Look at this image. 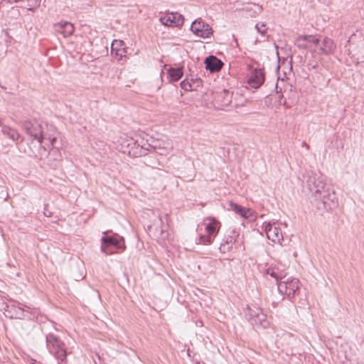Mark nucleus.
I'll list each match as a JSON object with an SVG mask.
<instances>
[{
  "label": "nucleus",
  "mask_w": 364,
  "mask_h": 364,
  "mask_svg": "<svg viewBox=\"0 0 364 364\" xmlns=\"http://www.w3.org/2000/svg\"><path fill=\"white\" fill-rule=\"evenodd\" d=\"M232 92L228 90H223L217 94L215 100L220 106L221 109H226L232 102Z\"/></svg>",
  "instance_id": "ddd939ff"
},
{
  "label": "nucleus",
  "mask_w": 364,
  "mask_h": 364,
  "mask_svg": "<svg viewBox=\"0 0 364 364\" xmlns=\"http://www.w3.org/2000/svg\"><path fill=\"white\" fill-rule=\"evenodd\" d=\"M113 247L110 245H107L106 243H103L102 242L101 245V251L106 255H112L115 252V251L112 249Z\"/></svg>",
  "instance_id": "a878e982"
},
{
  "label": "nucleus",
  "mask_w": 364,
  "mask_h": 364,
  "mask_svg": "<svg viewBox=\"0 0 364 364\" xmlns=\"http://www.w3.org/2000/svg\"><path fill=\"white\" fill-rule=\"evenodd\" d=\"M32 364H36V363H33Z\"/></svg>",
  "instance_id": "473e14b6"
},
{
  "label": "nucleus",
  "mask_w": 364,
  "mask_h": 364,
  "mask_svg": "<svg viewBox=\"0 0 364 364\" xmlns=\"http://www.w3.org/2000/svg\"><path fill=\"white\" fill-rule=\"evenodd\" d=\"M230 207L237 214L246 219H251L252 218V211L249 208H243L233 202L230 203Z\"/></svg>",
  "instance_id": "aec40b11"
},
{
  "label": "nucleus",
  "mask_w": 364,
  "mask_h": 364,
  "mask_svg": "<svg viewBox=\"0 0 364 364\" xmlns=\"http://www.w3.org/2000/svg\"><path fill=\"white\" fill-rule=\"evenodd\" d=\"M255 28L262 36H264L266 35V25L264 23H257Z\"/></svg>",
  "instance_id": "cd10ccee"
},
{
  "label": "nucleus",
  "mask_w": 364,
  "mask_h": 364,
  "mask_svg": "<svg viewBox=\"0 0 364 364\" xmlns=\"http://www.w3.org/2000/svg\"><path fill=\"white\" fill-rule=\"evenodd\" d=\"M6 316L11 318H28L33 319L36 317V312H31L29 311L30 308L25 306L24 307L16 306L15 305H10L7 306Z\"/></svg>",
  "instance_id": "6e6552de"
},
{
  "label": "nucleus",
  "mask_w": 364,
  "mask_h": 364,
  "mask_svg": "<svg viewBox=\"0 0 364 364\" xmlns=\"http://www.w3.org/2000/svg\"><path fill=\"white\" fill-rule=\"evenodd\" d=\"M23 129L33 139L36 140L40 144L43 143V139H47L49 125L38 121H26L23 125Z\"/></svg>",
  "instance_id": "7ed1b4c3"
},
{
  "label": "nucleus",
  "mask_w": 364,
  "mask_h": 364,
  "mask_svg": "<svg viewBox=\"0 0 364 364\" xmlns=\"http://www.w3.org/2000/svg\"><path fill=\"white\" fill-rule=\"evenodd\" d=\"M301 146L303 147H305L306 149H309V146L306 144V142L305 141H303L302 144H301Z\"/></svg>",
  "instance_id": "c756f323"
},
{
  "label": "nucleus",
  "mask_w": 364,
  "mask_h": 364,
  "mask_svg": "<svg viewBox=\"0 0 364 364\" xmlns=\"http://www.w3.org/2000/svg\"><path fill=\"white\" fill-rule=\"evenodd\" d=\"M206 235H200L198 243L210 245L217 236L220 228V223L212 217L206 218L203 221Z\"/></svg>",
  "instance_id": "20e7f679"
},
{
  "label": "nucleus",
  "mask_w": 364,
  "mask_h": 364,
  "mask_svg": "<svg viewBox=\"0 0 364 364\" xmlns=\"http://www.w3.org/2000/svg\"><path fill=\"white\" fill-rule=\"evenodd\" d=\"M1 133L11 139L13 141H15L19 138V134L16 129L4 125L1 128Z\"/></svg>",
  "instance_id": "b1692460"
},
{
  "label": "nucleus",
  "mask_w": 364,
  "mask_h": 364,
  "mask_svg": "<svg viewBox=\"0 0 364 364\" xmlns=\"http://www.w3.org/2000/svg\"><path fill=\"white\" fill-rule=\"evenodd\" d=\"M55 30L67 38L73 33L74 26L70 22L61 21L55 25Z\"/></svg>",
  "instance_id": "2eb2a0df"
},
{
  "label": "nucleus",
  "mask_w": 364,
  "mask_h": 364,
  "mask_svg": "<svg viewBox=\"0 0 364 364\" xmlns=\"http://www.w3.org/2000/svg\"><path fill=\"white\" fill-rule=\"evenodd\" d=\"M306 184L311 193V201L319 210H331L338 205L333 190L326 185L321 172L306 171Z\"/></svg>",
  "instance_id": "f257e3e1"
},
{
  "label": "nucleus",
  "mask_w": 364,
  "mask_h": 364,
  "mask_svg": "<svg viewBox=\"0 0 364 364\" xmlns=\"http://www.w3.org/2000/svg\"><path fill=\"white\" fill-rule=\"evenodd\" d=\"M264 82V72L261 68L254 69L247 79V84L254 89L259 88Z\"/></svg>",
  "instance_id": "f8f14e48"
},
{
  "label": "nucleus",
  "mask_w": 364,
  "mask_h": 364,
  "mask_svg": "<svg viewBox=\"0 0 364 364\" xmlns=\"http://www.w3.org/2000/svg\"><path fill=\"white\" fill-rule=\"evenodd\" d=\"M111 53L114 55L118 60H120L123 57L126 56V49L124 48V43L121 40H114L111 45Z\"/></svg>",
  "instance_id": "4468645a"
},
{
  "label": "nucleus",
  "mask_w": 364,
  "mask_h": 364,
  "mask_svg": "<svg viewBox=\"0 0 364 364\" xmlns=\"http://www.w3.org/2000/svg\"><path fill=\"white\" fill-rule=\"evenodd\" d=\"M277 289L282 295V300L284 296L288 299H292L299 289V280L296 278L285 277L283 280L278 282Z\"/></svg>",
  "instance_id": "423d86ee"
},
{
  "label": "nucleus",
  "mask_w": 364,
  "mask_h": 364,
  "mask_svg": "<svg viewBox=\"0 0 364 364\" xmlns=\"http://www.w3.org/2000/svg\"><path fill=\"white\" fill-rule=\"evenodd\" d=\"M245 316L253 326H261L263 328L269 326L266 314L256 305H247L245 309Z\"/></svg>",
  "instance_id": "39448f33"
},
{
  "label": "nucleus",
  "mask_w": 364,
  "mask_h": 364,
  "mask_svg": "<svg viewBox=\"0 0 364 364\" xmlns=\"http://www.w3.org/2000/svg\"><path fill=\"white\" fill-rule=\"evenodd\" d=\"M3 125H2V122H1V119H0V127H1Z\"/></svg>",
  "instance_id": "2f4dec72"
},
{
  "label": "nucleus",
  "mask_w": 364,
  "mask_h": 364,
  "mask_svg": "<svg viewBox=\"0 0 364 364\" xmlns=\"http://www.w3.org/2000/svg\"><path fill=\"white\" fill-rule=\"evenodd\" d=\"M180 86L183 90H184L186 91H190V90H193V85H192L191 81H189L188 80H184L181 81L180 83Z\"/></svg>",
  "instance_id": "bb28decb"
},
{
  "label": "nucleus",
  "mask_w": 364,
  "mask_h": 364,
  "mask_svg": "<svg viewBox=\"0 0 364 364\" xmlns=\"http://www.w3.org/2000/svg\"><path fill=\"white\" fill-rule=\"evenodd\" d=\"M191 30L195 35L203 38H209L213 34L212 28L200 19L192 23Z\"/></svg>",
  "instance_id": "9d476101"
},
{
  "label": "nucleus",
  "mask_w": 364,
  "mask_h": 364,
  "mask_svg": "<svg viewBox=\"0 0 364 364\" xmlns=\"http://www.w3.org/2000/svg\"><path fill=\"white\" fill-rule=\"evenodd\" d=\"M168 75L169 77V81L174 82L178 81L183 75V68H170L168 70Z\"/></svg>",
  "instance_id": "5701e85b"
},
{
  "label": "nucleus",
  "mask_w": 364,
  "mask_h": 364,
  "mask_svg": "<svg viewBox=\"0 0 364 364\" xmlns=\"http://www.w3.org/2000/svg\"><path fill=\"white\" fill-rule=\"evenodd\" d=\"M205 64V68L209 70L211 73L219 71L223 65L220 60L213 55L206 58Z\"/></svg>",
  "instance_id": "f3484780"
},
{
  "label": "nucleus",
  "mask_w": 364,
  "mask_h": 364,
  "mask_svg": "<svg viewBox=\"0 0 364 364\" xmlns=\"http://www.w3.org/2000/svg\"><path fill=\"white\" fill-rule=\"evenodd\" d=\"M284 336L290 338L291 335L289 333H286V334H284Z\"/></svg>",
  "instance_id": "7c9ffc66"
},
{
  "label": "nucleus",
  "mask_w": 364,
  "mask_h": 364,
  "mask_svg": "<svg viewBox=\"0 0 364 364\" xmlns=\"http://www.w3.org/2000/svg\"><path fill=\"white\" fill-rule=\"evenodd\" d=\"M158 223L160 225V228H156L154 236L160 242L166 245V240H169V233L166 230V227L163 224V220L161 216L159 218Z\"/></svg>",
  "instance_id": "dca6fc26"
},
{
  "label": "nucleus",
  "mask_w": 364,
  "mask_h": 364,
  "mask_svg": "<svg viewBox=\"0 0 364 364\" xmlns=\"http://www.w3.org/2000/svg\"><path fill=\"white\" fill-rule=\"evenodd\" d=\"M47 132H48L47 139H43V141L48 140L49 141V145L51 146H53L54 143L56 141V138L53 134H51V132H53L52 126H49V129Z\"/></svg>",
  "instance_id": "393cba45"
},
{
  "label": "nucleus",
  "mask_w": 364,
  "mask_h": 364,
  "mask_svg": "<svg viewBox=\"0 0 364 364\" xmlns=\"http://www.w3.org/2000/svg\"><path fill=\"white\" fill-rule=\"evenodd\" d=\"M336 48V46L333 41L327 37L324 38L322 44L320 46L318 53L328 55L332 53Z\"/></svg>",
  "instance_id": "6ab92c4d"
},
{
  "label": "nucleus",
  "mask_w": 364,
  "mask_h": 364,
  "mask_svg": "<svg viewBox=\"0 0 364 364\" xmlns=\"http://www.w3.org/2000/svg\"><path fill=\"white\" fill-rule=\"evenodd\" d=\"M263 225L267 238L274 243L281 244L284 237L279 224L269 222L264 223Z\"/></svg>",
  "instance_id": "1a4fd4ad"
},
{
  "label": "nucleus",
  "mask_w": 364,
  "mask_h": 364,
  "mask_svg": "<svg viewBox=\"0 0 364 364\" xmlns=\"http://www.w3.org/2000/svg\"><path fill=\"white\" fill-rule=\"evenodd\" d=\"M265 273L271 276V277L274 278L277 284L278 285V282L281 280H283L286 277V273L283 270H280L278 267H269L265 270Z\"/></svg>",
  "instance_id": "412c9836"
},
{
  "label": "nucleus",
  "mask_w": 364,
  "mask_h": 364,
  "mask_svg": "<svg viewBox=\"0 0 364 364\" xmlns=\"http://www.w3.org/2000/svg\"><path fill=\"white\" fill-rule=\"evenodd\" d=\"M103 243H106L107 245H110L117 249L125 248L124 242L123 237H116L112 236H103L101 239Z\"/></svg>",
  "instance_id": "a211bd4d"
},
{
  "label": "nucleus",
  "mask_w": 364,
  "mask_h": 364,
  "mask_svg": "<svg viewBox=\"0 0 364 364\" xmlns=\"http://www.w3.org/2000/svg\"><path fill=\"white\" fill-rule=\"evenodd\" d=\"M46 341L48 352L54 356L58 363L67 364L68 352L65 343L53 333L46 335Z\"/></svg>",
  "instance_id": "f03ea898"
},
{
  "label": "nucleus",
  "mask_w": 364,
  "mask_h": 364,
  "mask_svg": "<svg viewBox=\"0 0 364 364\" xmlns=\"http://www.w3.org/2000/svg\"><path fill=\"white\" fill-rule=\"evenodd\" d=\"M171 148V146L169 143H167V145L166 147L163 149L162 151L159 152L160 154H164L168 150H169Z\"/></svg>",
  "instance_id": "c85d7f7f"
},
{
  "label": "nucleus",
  "mask_w": 364,
  "mask_h": 364,
  "mask_svg": "<svg viewBox=\"0 0 364 364\" xmlns=\"http://www.w3.org/2000/svg\"><path fill=\"white\" fill-rule=\"evenodd\" d=\"M320 43L319 36L317 35H301L294 40V45L299 49L309 50L311 52H316V46Z\"/></svg>",
  "instance_id": "0eeeda50"
},
{
  "label": "nucleus",
  "mask_w": 364,
  "mask_h": 364,
  "mask_svg": "<svg viewBox=\"0 0 364 364\" xmlns=\"http://www.w3.org/2000/svg\"><path fill=\"white\" fill-rule=\"evenodd\" d=\"M160 22L169 27L182 26L184 21L183 16L178 12L167 13L159 18Z\"/></svg>",
  "instance_id": "9b49d317"
},
{
  "label": "nucleus",
  "mask_w": 364,
  "mask_h": 364,
  "mask_svg": "<svg viewBox=\"0 0 364 364\" xmlns=\"http://www.w3.org/2000/svg\"><path fill=\"white\" fill-rule=\"evenodd\" d=\"M235 242V239L232 236H225L219 247L220 252L222 253H226L230 252L232 248V245Z\"/></svg>",
  "instance_id": "4be33fe9"
}]
</instances>
